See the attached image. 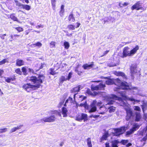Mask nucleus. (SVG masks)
<instances>
[{
    "instance_id": "f257e3e1",
    "label": "nucleus",
    "mask_w": 147,
    "mask_h": 147,
    "mask_svg": "<svg viewBox=\"0 0 147 147\" xmlns=\"http://www.w3.org/2000/svg\"><path fill=\"white\" fill-rule=\"evenodd\" d=\"M107 84L110 85L114 84L117 86L118 87L114 89L115 91H117L121 96L124 98L125 100H129L134 102V104L135 102H140V100H136L133 97L129 98L126 96V92L125 91H123L120 90L124 88H128L129 86L125 82H123L118 79H110L107 80L106 82Z\"/></svg>"
},
{
    "instance_id": "f03ea898",
    "label": "nucleus",
    "mask_w": 147,
    "mask_h": 147,
    "mask_svg": "<svg viewBox=\"0 0 147 147\" xmlns=\"http://www.w3.org/2000/svg\"><path fill=\"white\" fill-rule=\"evenodd\" d=\"M105 99L107 102V104L111 105L115 102V100H117L116 102L118 103L119 105L122 106L124 107L126 110L127 115L126 119L127 120H129L132 115V112L130 108V105L124 101L122 99L114 94H112L110 96H107L105 98Z\"/></svg>"
},
{
    "instance_id": "7ed1b4c3",
    "label": "nucleus",
    "mask_w": 147,
    "mask_h": 147,
    "mask_svg": "<svg viewBox=\"0 0 147 147\" xmlns=\"http://www.w3.org/2000/svg\"><path fill=\"white\" fill-rule=\"evenodd\" d=\"M44 79V76L43 75H40L38 77L31 76L28 79L35 84V85H33L30 83H27L24 84L23 86V88L28 92L35 90L40 87V84L42 83V81Z\"/></svg>"
},
{
    "instance_id": "20e7f679",
    "label": "nucleus",
    "mask_w": 147,
    "mask_h": 147,
    "mask_svg": "<svg viewBox=\"0 0 147 147\" xmlns=\"http://www.w3.org/2000/svg\"><path fill=\"white\" fill-rule=\"evenodd\" d=\"M139 49V47L138 45H136L134 48L130 51L129 47H125L123 49V54L121 56V57L124 58L127 56H132L136 53Z\"/></svg>"
},
{
    "instance_id": "39448f33",
    "label": "nucleus",
    "mask_w": 147,
    "mask_h": 147,
    "mask_svg": "<svg viewBox=\"0 0 147 147\" xmlns=\"http://www.w3.org/2000/svg\"><path fill=\"white\" fill-rule=\"evenodd\" d=\"M126 129L127 127H123L119 128L114 129L112 133L114 136H118L123 134Z\"/></svg>"
},
{
    "instance_id": "423d86ee",
    "label": "nucleus",
    "mask_w": 147,
    "mask_h": 147,
    "mask_svg": "<svg viewBox=\"0 0 147 147\" xmlns=\"http://www.w3.org/2000/svg\"><path fill=\"white\" fill-rule=\"evenodd\" d=\"M126 84H127L129 86V88L122 89L121 90L131 89V92L133 93L134 94H137L141 96H144L143 94H142L141 93V91L140 89L135 87H132L131 86H129L127 82Z\"/></svg>"
},
{
    "instance_id": "0eeeda50",
    "label": "nucleus",
    "mask_w": 147,
    "mask_h": 147,
    "mask_svg": "<svg viewBox=\"0 0 147 147\" xmlns=\"http://www.w3.org/2000/svg\"><path fill=\"white\" fill-rule=\"evenodd\" d=\"M102 103L100 101L97 102L96 100H94L90 105V109L89 111L90 113L96 111V106H100Z\"/></svg>"
},
{
    "instance_id": "6e6552de",
    "label": "nucleus",
    "mask_w": 147,
    "mask_h": 147,
    "mask_svg": "<svg viewBox=\"0 0 147 147\" xmlns=\"http://www.w3.org/2000/svg\"><path fill=\"white\" fill-rule=\"evenodd\" d=\"M55 119V117L54 115H52L49 117H46L41 119L39 120V122L43 123L46 122H51L54 121Z\"/></svg>"
},
{
    "instance_id": "1a4fd4ad",
    "label": "nucleus",
    "mask_w": 147,
    "mask_h": 147,
    "mask_svg": "<svg viewBox=\"0 0 147 147\" xmlns=\"http://www.w3.org/2000/svg\"><path fill=\"white\" fill-rule=\"evenodd\" d=\"M87 119V115L86 114L84 113H81L77 115L76 119V120L80 121H82V120H84V121H86Z\"/></svg>"
},
{
    "instance_id": "9d476101",
    "label": "nucleus",
    "mask_w": 147,
    "mask_h": 147,
    "mask_svg": "<svg viewBox=\"0 0 147 147\" xmlns=\"http://www.w3.org/2000/svg\"><path fill=\"white\" fill-rule=\"evenodd\" d=\"M105 87V85L104 84L101 83L98 86H92L91 88L92 91H94V90H103Z\"/></svg>"
},
{
    "instance_id": "9b49d317",
    "label": "nucleus",
    "mask_w": 147,
    "mask_h": 147,
    "mask_svg": "<svg viewBox=\"0 0 147 147\" xmlns=\"http://www.w3.org/2000/svg\"><path fill=\"white\" fill-rule=\"evenodd\" d=\"M136 65H132L130 67V71L131 75L133 77L132 78H134V76L137 74V73L136 69Z\"/></svg>"
},
{
    "instance_id": "f8f14e48",
    "label": "nucleus",
    "mask_w": 147,
    "mask_h": 147,
    "mask_svg": "<svg viewBox=\"0 0 147 147\" xmlns=\"http://www.w3.org/2000/svg\"><path fill=\"white\" fill-rule=\"evenodd\" d=\"M72 75V72H70L69 73L67 76H61L60 79V81H61V82H63L64 81H66L67 80H69L71 77Z\"/></svg>"
},
{
    "instance_id": "ddd939ff",
    "label": "nucleus",
    "mask_w": 147,
    "mask_h": 147,
    "mask_svg": "<svg viewBox=\"0 0 147 147\" xmlns=\"http://www.w3.org/2000/svg\"><path fill=\"white\" fill-rule=\"evenodd\" d=\"M139 126L138 125L135 124L132 129H130L129 131L127 132L126 136H127L133 133L134 131L137 130L139 128Z\"/></svg>"
},
{
    "instance_id": "4468645a",
    "label": "nucleus",
    "mask_w": 147,
    "mask_h": 147,
    "mask_svg": "<svg viewBox=\"0 0 147 147\" xmlns=\"http://www.w3.org/2000/svg\"><path fill=\"white\" fill-rule=\"evenodd\" d=\"M140 4V3L139 2H137L131 7V9L132 10H133L136 9L137 10H139L140 9H142V8Z\"/></svg>"
},
{
    "instance_id": "2eb2a0df",
    "label": "nucleus",
    "mask_w": 147,
    "mask_h": 147,
    "mask_svg": "<svg viewBox=\"0 0 147 147\" xmlns=\"http://www.w3.org/2000/svg\"><path fill=\"white\" fill-rule=\"evenodd\" d=\"M74 99H75L76 97L79 101H82L86 98V97L83 96L82 94H74Z\"/></svg>"
},
{
    "instance_id": "dca6fc26",
    "label": "nucleus",
    "mask_w": 147,
    "mask_h": 147,
    "mask_svg": "<svg viewBox=\"0 0 147 147\" xmlns=\"http://www.w3.org/2000/svg\"><path fill=\"white\" fill-rule=\"evenodd\" d=\"M23 126V125L20 124L18 125L16 127H14L11 129L10 131V133H11L15 132L17 130L20 129Z\"/></svg>"
},
{
    "instance_id": "f3484780",
    "label": "nucleus",
    "mask_w": 147,
    "mask_h": 147,
    "mask_svg": "<svg viewBox=\"0 0 147 147\" xmlns=\"http://www.w3.org/2000/svg\"><path fill=\"white\" fill-rule=\"evenodd\" d=\"M59 67H57L56 66L54 67V68H51L50 69V73L52 75H55L58 73V72L57 71Z\"/></svg>"
},
{
    "instance_id": "a211bd4d",
    "label": "nucleus",
    "mask_w": 147,
    "mask_h": 147,
    "mask_svg": "<svg viewBox=\"0 0 147 147\" xmlns=\"http://www.w3.org/2000/svg\"><path fill=\"white\" fill-rule=\"evenodd\" d=\"M106 111L107 109L104 106L100 107L97 111L98 113L101 114H104Z\"/></svg>"
},
{
    "instance_id": "6ab92c4d",
    "label": "nucleus",
    "mask_w": 147,
    "mask_h": 147,
    "mask_svg": "<svg viewBox=\"0 0 147 147\" xmlns=\"http://www.w3.org/2000/svg\"><path fill=\"white\" fill-rule=\"evenodd\" d=\"M94 65L93 63H92L90 64L86 63L85 64H84L83 65L82 67L84 69L88 70L92 68Z\"/></svg>"
},
{
    "instance_id": "aec40b11",
    "label": "nucleus",
    "mask_w": 147,
    "mask_h": 147,
    "mask_svg": "<svg viewBox=\"0 0 147 147\" xmlns=\"http://www.w3.org/2000/svg\"><path fill=\"white\" fill-rule=\"evenodd\" d=\"M114 74L117 76H120L124 78H126L124 74L121 71H115L114 72Z\"/></svg>"
},
{
    "instance_id": "412c9836",
    "label": "nucleus",
    "mask_w": 147,
    "mask_h": 147,
    "mask_svg": "<svg viewBox=\"0 0 147 147\" xmlns=\"http://www.w3.org/2000/svg\"><path fill=\"white\" fill-rule=\"evenodd\" d=\"M67 110L66 108L63 107L62 108L61 113L63 117H67Z\"/></svg>"
},
{
    "instance_id": "4be33fe9",
    "label": "nucleus",
    "mask_w": 147,
    "mask_h": 147,
    "mask_svg": "<svg viewBox=\"0 0 147 147\" xmlns=\"http://www.w3.org/2000/svg\"><path fill=\"white\" fill-rule=\"evenodd\" d=\"M22 71L24 75H26L28 71H31V69L26 67H24L22 68Z\"/></svg>"
},
{
    "instance_id": "5701e85b",
    "label": "nucleus",
    "mask_w": 147,
    "mask_h": 147,
    "mask_svg": "<svg viewBox=\"0 0 147 147\" xmlns=\"http://www.w3.org/2000/svg\"><path fill=\"white\" fill-rule=\"evenodd\" d=\"M24 64V61L21 59H18L16 60V64L18 66L22 65Z\"/></svg>"
},
{
    "instance_id": "b1692460",
    "label": "nucleus",
    "mask_w": 147,
    "mask_h": 147,
    "mask_svg": "<svg viewBox=\"0 0 147 147\" xmlns=\"http://www.w3.org/2000/svg\"><path fill=\"white\" fill-rule=\"evenodd\" d=\"M59 64L58 63H57L56 64V66L57 67H58L60 68H61V69L64 68V69H65L66 66H67V65L65 63H62L61 64V65L59 66Z\"/></svg>"
},
{
    "instance_id": "393cba45",
    "label": "nucleus",
    "mask_w": 147,
    "mask_h": 147,
    "mask_svg": "<svg viewBox=\"0 0 147 147\" xmlns=\"http://www.w3.org/2000/svg\"><path fill=\"white\" fill-rule=\"evenodd\" d=\"M68 19L69 21L71 22H73L75 21V19L74 17V16L72 13H70L69 15Z\"/></svg>"
},
{
    "instance_id": "a878e982",
    "label": "nucleus",
    "mask_w": 147,
    "mask_h": 147,
    "mask_svg": "<svg viewBox=\"0 0 147 147\" xmlns=\"http://www.w3.org/2000/svg\"><path fill=\"white\" fill-rule=\"evenodd\" d=\"M73 102V100L72 98L69 97L68 99H67L66 101L65 104L64 105V106H66V104L68 102L70 103H72Z\"/></svg>"
},
{
    "instance_id": "bb28decb",
    "label": "nucleus",
    "mask_w": 147,
    "mask_h": 147,
    "mask_svg": "<svg viewBox=\"0 0 147 147\" xmlns=\"http://www.w3.org/2000/svg\"><path fill=\"white\" fill-rule=\"evenodd\" d=\"M120 143L117 140H115L112 142V147H118L117 144Z\"/></svg>"
},
{
    "instance_id": "cd10ccee",
    "label": "nucleus",
    "mask_w": 147,
    "mask_h": 147,
    "mask_svg": "<svg viewBox=\"0 0 147 147\" xmlns=\"http://www.w3.org/2000/svg\"><path fill=\"white\" fill-rule=\"evenodd\" d=\"M129 3L128 2H124L123 3L121 2L119 3V6L121 7H125L128 5Z\"/></svg>"
},
{
    "instance_id": "c85d7f7f",
    "label": "nucleus",
    "mask_w": 147,
    "mask_h": 147,
    "mask_svg": "<svg viewBox=\"0 0 147 147\" xmlns=\"http://www.w3.org/2000/svg\"><path fill=\"white\" fill-rule=\"evenodd\" d=\"M141 118V116L140 113H136V121H139Z\"/></svg>"
},
{
    "instance_id": "c756f323",
    "label": "nucleus",
    "mask_w": 147,
    "mask_h": 147,
    "mask_svg": "<svg viewBox=\"0 0 147 147\" xmlns=\"http://www.w3.org/2000/svg\"><path fill=\"white\" fill-rule=\"evenodd\" d=\"M22 8L24 9H25L26 10L28 11L30 9L31 7L30 6L27 5H22Z\"/></svg>"
},
{
    "instance_id": "7c9ffc66",
    "label": "nucleus",
    "mask_w": 147,
    "mask_h": 147,
    "mask_svg": "<svg viewBox=\"0 0 147 147\" xmlns=\"http://www.w3.org/2000/svg\"><path fill=\"white\" fill-rule=\"evenodd\" d=\"M67 28L69 30H74L75 26L72 24H69L67 26Z\"/></svg>"
},
{
    "instance_id": "2f4dec72",
    "label": "nucleus",
    "mask_w": 147,
    "mask_h": 147,
    "mask_svg": "<svg viewBox=\"0 0 147 147\" xmlns=\"http://www.w3.org/2000/svg\"><path fill=\"white\" fill-rule=\"evenodd\" d=\"M52 114H54L56 115H59L60 117H61V115L60 112H58L57 111L55 110L53 111Z\"/></svg>"
},
{
    "instance_id": "473e14b6",
    "label": "nucleus",
    "mask_w": 147,
    "mask_h": 147,
    "mask_svg": "<svg viewBox=\"0 0 147 147\" xmlns=\"http://www.w3.org/2000/svg\"><path fill=\"white\" fill-rule=\"evenodd\" d=\"M64 45L65 47V48L66 49H68L69 47V44L67 41H65L64 42Z\"/></svg>"
},
{
    "instance_id": "72a5a7b5",
    "label": "nucleus",
    "mask_w": 147,
    "mask_h": 147,
    "mask_svg": "<svg viewBox=\"0 0 147 147\" xmlns=\"http://www.w3.org/2000/svg\"><path fill=\"white\" fill-rule=\"evenodd\" d=\"M9 61L7 59H5L0 61V65H1L5 64V63H8Z\"/></svg>"
},
{
    "instance_id": "f704fd0d",
    "label": "nucleus",
    "mask_w": 147,
    "mask_h": 147,
    "mask_svg": "<svg viewBox=\"0 0 147 147\" xmlns=\"http://www.w3.org/2000/svg\"><path fill=\"white\" fill-rule=\"evenodd\" d=\"M80 87H78L77 86L71 90L72 92H78L80 90Z\"/></svg>"
},
{
    "instance_id": "c9c22d12",
    "label": "nucleus",
    "mask_w": 147,
    "mask_h": 147,
    "mask_svg": "<svg viewBox=\"0 0 147 147\" xmlns=\"http://www.w3.org/2000/svg\"><path fill=\"white\" fill-rule=\"evenodd\" d=\"M87 145L88 147H92L91 139L90 138H88L87 140Z\"/></svg>"
},
{
    "instance_id": "e433bc0d",
    "label": "nucleus",
    "mask_w": 147,
    "mask_h": 147,
    "mask_svg": "<svg viewBox=\"0 0 147 147\" xmlns=\"http://www.w3.org/2000/svg\"><path fill=\"white\" fill-rule=\"evenodd\" d=\"M109 134L107 133H106L101 138V140H106Z\"/></svg>"
},
{
    "instance_id": "4c0bfd02",
    "label": "nucleus",
    "mask_w": 147,
    "mask_h": 147,
    "mask_svg": "<svg viewBox=\"0 0 147 147\" xmlns=\"http://www.w3.org/2000/svg\"><path fill=\"white\" fill-rule=\"evenodd\" d=\"M109 112L110 113H112L114 112L115 110V107L111 106L109 108Z\"/></svg>"
},
{
    "instance_id": "58836bf2",
    "label": "nucleus",
    "mask_w": 147,
    "mask_h": 147,
    "mask_svg": "<svg viewBox=\"0 0 147 147\" xmlns=\"http://www.w3.org/2000/svg\"><path fill=\"white\" fill-rule=\"evenodd\" d=\"M10 18L13 20L16 21H18L17 18L15 16L14 14H11L10 16Z\"/></svg>"
},
{
    "instance_id": "ea45409f",
    "label": "nucleus",
    "mask_w": 147,
    "mask_h": 147,
    "mask_svg": "<svg viewBox=\"0 0 147 147\" xmlns=\"http://www.w3.org/2000/svg\"><path fill=\"white\" fill-rule=\"evenodd\" d=\"M142 109L143 112L145 111L147 108V104L146 103H143L142 107Z\"/></svg>"
},
{
    "instance_id": "a19ab883",
    "label": "nucleus",
    "mask_w": 147,
    "mask_h": 147,
    "mask_svg": "<svg viewBox=\"0 0 147 147\" xmlns=\"http://www.w3.org/2000/svg\"><path fill=\"white\" fill-rule=\"evenodd\" d=\"M55 42L53 41H52L50 43V47L51 48H55Z\"/></svg>"
},
{
    "instance_id": "79ce46f5",
    "label": "nucleus",
    "mask_w": 147,
    "mask_h": 147,
    "mask_svg": "<svg viewBox=\"0 0 147 147\" xmlns=\"http://www.w3.org/2000/svg\"><path fill=\"white\" fill-rule=\"evenodd\" d=\"M14 78H7L5 80V81L9 83L11 82V81H13L14 80Z\"/></svg>"
},
{
    "instance_id": "37998d69",
    "label": "nucleus",
    "mask_w": 147,
    "mask_h": 147,
    "mask_svg": "<svg viewBox=\"0 0 147 147\" xmlns=\"http://www.w3.org/2000/svg\"><path fill=\"white\" fill-rule=\"evenodd\" d=\"M118 65V63H109L108 64V65L110 67H112L115 66H116L117 65Z\"/></svg>"
},
{
    "instance_id": "c03bdc74",
    "label": "nucleus",
    "mask_w": 147,
    "mask_h": 147,
    "mask_svg": "<svg viewBox=\"0 0 147 147\" xmlns=\"http://www.w3.org/2000/svg\"><path fill=\"white\" fill-rule=\"evenodd\" d=\"M15 28L19 32L22 31L23 30V28L20 27Z\"/></svg>"
},
{
    "instance_id": "a18cd8bd",
    "label": "nucleus",
    "mask_w": 147,
    "mask_h": 147,
    "mask_svg": "<svg viewBox=\"0 0 147 147\" xmlns=\"http://www.w3.org/2000/svg\"><path fill=\"white\" fill-rule=\"evenodd\" d=\"M128 140H123L121 141V142L122 144L125 145L128 143Z\"/></svg>"
},
{
    "instance_id": "49530a36",
    "label": "nucleus",
    "mask_w": 147,
    "mask_h": 147,
    "mask_svg": "<svg viewBox=\"0 0 147 147\" xmlns=\"http://www.w3.org/2000/svg\"><path fill=\"white\" fill-rule=\"evenodd\" d=\"M64 10L61 9L59 12V15L61 17H62L64 16Z\"/></svg>"
},
{
    "instance_id": "de8ad7c7",
    "label": "nucleus",
    "mask_w": 147,
    "mask_h": 147,
    "mask_svg": "<svg viewBox=\"0 0 147 147\" xmlns=\"http://www.w3.org/2000/svg\"><path fill=\"white\" fill-rule=\"evenodd\" d=\"M134 109L135 110L140 111V108L138 106H134Z\"/></svg>"
},
{
    "instance_id": "09e8293b",
    "label": "nucleus",
    "mask_w": 147,
    "mask_h": 147,
    "mask_svg": "<svg viewBox=\"0 0 147 147\" xmlns=\"http://www.w3.org/2000/svg\"><path fill=\"white\" fill-rule=\"evenodd\" d=\"M78 67H79V65H78V66L76 67L75 70V71L76 73H78V75H80V74L81 73V72L80 71H78Z\"/></svg>"
},
{
    "instance_id": "8fccbe9b",
    "label": "nucleus",
    "mask_w": 147,
    "mask_h": 147,
    "mask_svg": "<svg viewBox=\"0 0 147 147\" xmlns=\"http://www.w3.org/2000/svg\"><path fill=\"white\" fill-rule=\"evenodd\" d=\"M36 47L37 46L40 47L42 46V44L40 42H37L35 43Z\"/></svg>"
},
{
    "instance_id": "3c124183",
    "label": "nucleus",
    "mask_w": 147,
    "mask_h": 147,
    "mask_svg": "<svg viewBox=\"0 0 147 147\" xmlns=\"http://www.w3.org/2000/svg\"><path fill=\"white\" fill-rule=\"evenodd\" d=\"M7 129L6 128H4L3 129H0V133H2L5 132L7 131Z\"/></svg>"
},
{
    "instance_id": "603ef678",
    "label": "nucleus",
    "mask_w": 147,
    "mask_h": 147,
    "mask_svg": "<svg viewBox=\"0 0 147 147\" xmlns=\"http://www.w3.org/2000/svg\"><path fill=\"white\" fill-rule=\"evenodd\" d=\"M15 2L16 3V5L17 6H18L19 7H22V5H23V4H21L20 3L18 2L17 1H15Z\"/></svg>"
},
{
    "instance_id": "864d4df0",
    "label": "nucleus",
    "mask_w": 147,
    "mask_h": 147,
    "mask_svg": "<svg viewBox=\"0 0 147 147\" xmlns=\"http://www.w3.org/2000/svg\"><path fill=\"white\" fill-rule=\"evenodd\" d=\"M86 93L89 95H93V94L92 92L90 91L89 89H88L86 91Z\"/></svg>"
},
{
    "instance_id": "5fc2aeb1",
    "label": "nucleus",
    "mask_w": 147,
    "mask_h": 147,
    "mask_svg": "<svg viewBox=\"0 0 147 147\" xmlns=\"http://www.w3.org/2000/svg\"><path fill=\"white\" fill-rule=\"evenodd\" d=\"M64 100H63L61 101L59 103V105H58V107H61L62 105H63V104L64 103Z\"/></svg>"
},
{
    "instance_id": "6e6d98bb",
    "label": "nucleus",
    "mask_w": 147,
    "mask_h": 147,
    "mask_svg": "<svg viewBox=\"0 0 147 147\" xmlns=\"http://www.w3.org/2000/svg\"><path fill=\"white\" fill-rule=\"evenodd\" d=\"M15 71H16V72L18 74H21V72L20 71V69L19 68H18V69H17L16 70H15Z\"/></svg>"
},
{
    "instance_id": "4d7b16f0",
    "label": "nucleus",
    "mask_w": 147,
    "mask_h": 147,
    "mask_svg": "<svg viewBox=\"0 0 147 147\" xmlns=\"http://www.w3.org/2000/svg\"><path fill=\"white\" fill-rule=\"evenodd\" d=\"M6 36V34H1L0 35V37L3 40L5 38V37Z\"/></svg>"
},
{
    "instance_id": "13d9d810",
    "label": "nucleus",
    "mask_w": 147,
    "mask_h": 147,
    "mask_svg": "<svg viewBox=\"0 0 147 147\" xmlns=\"http://www.w3.org/2000/svg\"><path fill=\"white\" fill-rule=\"evenodd\" d=\"M53 8V10H55V2H51Z\"/></svg>"
},
{
    "instance_id": "bf43d9fd",
    "label": "nucleus",
    "mask_w": 147,
    "mask_h": 147,
    "mask_svg": "<svg viewBox=\"0 0 147 147\" xmlns=\"http://www.w3.org/2000/svg\"><path fill=\"white\" fill-rule=\"evenodd\" d=\"M131 43V42H122V43L123 44L122 45H126L127 44H128Z\"/></svg>"
},
{
    "instance_id": "052dcab7",
    "label": "nucleus",
    "mask_w": 147,
    "mask_h": 147,
    "mask_svg": "<svg viewBox=\"0 0 147 147\" xmlns=\"http://www.w3.org/2000/svg\"><path fill=\"white\" fill-rule=\"evenodd\" d=\"M109 21H110L112 22H113L114 20V18L111 17H109Z\"/></svg>"
},
{
    "instance_id": "680f3d73",
    "label": "nucleus",
    "mask_w": 147,
    "mask_h": 147,
    "mask_svg": "<svg viewBox=\"0 0 147 147\" xmlns=\"http://www.w3.org/2000/svg\"><path fill=\"white\" fill-rule=\"evenodd\" d=\"M76 24H77V25L76 26H75V28H78L80 25V23L77 22L76 23Z\"/></svg>"
},
{
    "instance_id": "e2e57ef3",
    "label": "nucleus",
    "mask_w": 147,
    "mask_h": 147,
    "mask_svg": "<svg viewBox=\"0 0 147 147\" xmlns=\"http://www.w3.org/2000/svg\"><path fill=\"white\" fill-rule=\"evenodd\" d=\"M109 52V51H106L104 52L103 55L101 56H103L107 54Z\"/></svg>"
},
{
    "instance_id": "0e129e2a",
    "label": "nucleus",
    "mask_w": 147,
    "mask_h": 147,
    "mask_svg": "<svg viewBox=\"0 0 147 147\" xmlns=\"http://www.w3.org/2000/svg\"><path fill=\"white\" fill-rule=\"evenodd\" d=\"M72 35V33H68V34H66V35L67 36H69V37H70V36H71Z\"/></svg>"
},
{
    "instance_id": "69168bd1",
    "label": "nucleus",
    "mask_w": 147,
    "mask_h": 147,
    "mask_svg": "<svg viewBox=\"0 0 147 147\" xmlns=\"http://www.w3.org/2000/svg\"><path fill=\"white\" fill-rule=\"evenodd\" d=\"M30 47H33V48L35 47H36L35 43L31 45H30Z\"/></svg>"
},
{
    "instance_id": "338daca9",
    "label": "nucleus",
    "mask_w": 147,
    "mask_h": 147,
    "mask_svg": "<svg viewBox=\"0 0 147 147\" xmlns=\"http://www.w3.org/2000/svg\"><path fill=\"white\" fill-rule=\"evenodd\" d=\"M80 87V88H80V90H81V89H82V88H83V86H82V85H79L78 86V87Z\"/></svg>"
},
{
    "instance_id": "774afa93",
    "label": "nucleus",
    "mask_w": 147,
    "mask_h": 147,
    "mask_svg": "<svg viewBox=\"0 0 147 147\" xmlns=\"http://www.w3.org/2000/svg\"><path fill=\"white\" fill-rule=\"evenodd\" d=\"M131 143H129L127 144L126 145V146L127 147H128L131 146Z\"/></svg>"
}]
</instances>
